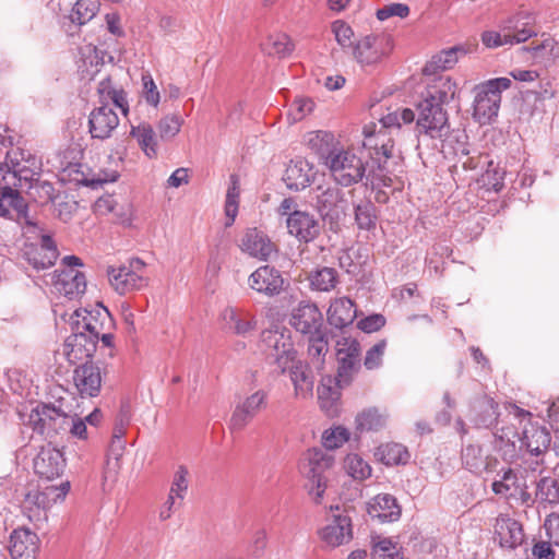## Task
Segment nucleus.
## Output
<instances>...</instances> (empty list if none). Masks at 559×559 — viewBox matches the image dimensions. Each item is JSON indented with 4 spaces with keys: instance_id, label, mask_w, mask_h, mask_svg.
<instances>
[{
    "instance_id": "a19ab883",
    "label": "nucleus",
    "mask_w": 559,
    "mask_h": 559,
    "mask_svg": "<svg viewBox=\"0 0 559 559\" xmlns=\"http://www.w3.org/2000/svg\"><path fill=\"white\" fill-rule=\"evenodd\" d=\"M328 352L329 343L323 333L319 332L310 335L308 344V365L317 372H321L323 370Z\"/></svg>"
},
{
    "instance_id": "a878e982",
    "label": "nucleus",
    "mask_w": 559,
    "mask_h": 559,
    "mask_svg": "<svg viewBox=\"0 0 559 559\" xmlns=\"http://www.w3.org/2000/svg\"><path fill=\"white\" fill-rule=\"evenodd\" d=\"M502 31L507 32L511 46L526 41L538 34L535 27V17L531 13H518L502 24Z\"/></svg>"
},
{
    "instance_id": "4d7b16f0",
    "label": "nucleus",
    "mask_w": 559,
    "mask_h": 559,
    "mask_svg": "<svg viewBox=\"0 0 559 559\" xmlns=\"http://www.w3.org/2000/svg\"><path fill=\"white\" fill-rule=\"evenodd\" d=\"M183 123V119L176 114L167 115L158 122V132L162 139L170 140L175 138Z\"/></svg>"
},
{
    "instance_id": "a211bd4d",
    "label": "nucleus",
    "mask_w": 559,
    "mask_h": 559,
    "mask_svg": "<svg viewBox=\"0 0 559 559\" xmlns=\"http://www.w3.org/2000/svg\"><path fill=\"white\" fill-rule=\"evenodd\" d=\"M320 539L331 548L348 544L353 539L352 519L345 514H333L318 532Z\"/></svg>"
},
{
    "instance_id": "c756f323",
    "label": "nucleus",
    "mask_w": 559,
    "mask_h": 559,
    "mask_svg": "<svg viewBox=\"0 0 559 559\" xmlns=\"http://www.w3.org/2000/svg\"><path fill=\"white\" fill-rule=\"evenodd\" d=\"M313 177L312 164L305 158H296L287 166L283 179L288 189L299 191L309 187Z\"/></svg>"
},
{
    "instance_id": "79ce46f5",
    "label": "nucleus",
    "mask_w": 559,
    "mask_h": 559,
    "mask_svg": "<svg viewBox=\"0 0 559 559\" xmlns=\"http://www.w3.org/2000/svg\"><path fill=\"white\" fill-rule=\"evenodd\" d=\"M463 465L474 474H481L490 467V459L479 445L468 444L462 450Z\"/></svg>"
},
{
    "instance_id": "e433bc0d",
    "label": "nucleus",
    "mask_w": 559,
    "mask_h": 559,
    "mask_svg": "<svg viewBox=\"0 0 559 559\" xmlns=\"http://www.w3.org/2000/svg\"><path fill=\"white\" fill-rule=\"evenodd\" d=\"M221 319L224 329L240 336H246L248 333L253 331L257 325V321L253 318L248 320L241 317L238 310L234 307H226L221 312Z\"/></svg>"
},
{
    "instance_id": "b1692460",
    "label": "nucleus",
    "mask_w": 559,
    "mask_h": 559,
    "mask_svg": "<svg viewBox=\"0 0 559 559\" xmlns=\"http://www.w3.org/2000/svg\"><path fill=\"white\" fill-rule=\"evenodd\" d=\"M472 51L473 46L468 44L456 45L448 49H443L431 57V59L425 64L423 73L425 76H433V80L438 76L437 73L439 71L452 69L457 63L460 57ZM429 81H431V79Z\"/></svg>"
},
{
    "instance_id": "2eb2a0df",
    "label": "nucleus",
    "mask_w": 559,
    "mask_h": 559,
    "mask_svg": "<svg viewBox=\"0 0 559 559\" xmlns=\"http://www.w3.org/2000/svg\"><path fill=\"white\" fill-rule=\"evenodd\" d=\"M0 217L15 219L21 226L35 228L36 225L27 215V203L17 189L5 186L0 190Z\"/></svg>"
},
{
    "instance_id": "473e14b6",
    "label": "nucleus",
    "mask_w": 559,
    "mask_h": 559,
    "mask_svg": "<svg viewBox=\"0 0 559 559\" xmlns=\"http://www.w3.org/2000/svg\"><path fill=\"white\" fill-rule=\"evenodd\" d=\"M306 142L308 147L322 159L324 165L340 148V143L335 135L329 131L318 130L309 132Z\"/></svg>"
},
{
    "instance_id": "3c124183",
    "label": "nucleus",
    "mask_w": 559,
    "mask_h": 559,
    "mask_svg": "<svg viewBox=\"0 0 559 559\" xmlns=\"http://www.w3.org/2000/svg\"><path fill=\"white\" fill-rule=\"evenodd\" d=\"M99 10L98 0H78L69 15L72 23L84 25L90 22Z\"/></svg>"
},
{
    "instance_id": "4be33fe9",
    "label": "nucleus",
    "mask_w": 559,
    "mask_h": 559,
    "mask_svg": "<svg viewBox=\"0 0 559 559\" xmlns=\"http://www.w3.org/2000/svg\"><path fill=\"white\" fill-rule=\"evenodd\" d=\"M248 286L258 294L273 297L283 290L284 278L274 266L262 265L250 274Z\"/></svg>"
},
{
    "instance_id": "393cba45",
    "label": "nucleus",
    "mask_w": 559,
    "mask_h": 559,
    "mask_svg": "<svg viewBox=\"0 0 559 559\" xmlns=\"http://www.w3.org/2000/svg\"><path fill=\"white\" fill-rule=\"evenodd\" d=\"M290 324L302 334L319 333L322 313L314 304L301 301L292 313Z\"/></svg>"
},
{
    "instance_id": "f257e3e1",
    "label": "nucleus",
    "mask_w": 559,
    "mask_h": 559,
    "mask_svg": "<svg viewBox=\"0 0 559 559\" xmlns=\"http://www.w3.org/2000/svg\"><path fill=\"white\" fill-rule=\"evenodd\" d=\"M455 94L456 83L449 75L427 81L421 100L417 104L416 131L419 143L432 141L435 147L438 144L444 146L451 128L443 105L450 103Z\"/></svg>"
},
{
    "instance_id": "09e8293b",
    "label": "nucleus",
    "mask_w": 559,
    "mask_h": 559,
    "mask_svg": "<svg viewBox=\"0 0 559 559\" xmlns=\"http://www.w3.org/2000/svg\"><path fill=\"white\" fill-rule=\"evenodd\" d=\"M536 501L544 508L559 502V487L552 477H543L538 480L535 493Z\"/></svg>"
},
{
    "instance_id": "2f4dec72",
    "label": "nucleus",
    "mask_w": 559,
    "mask_h": 559,
    "mask_svg": "<svg viewBox=\"0 0 559 559\" xmlns=\"http://www.w3.org/2000/svg\"><path fill=\"white\" fill-rule=\"evenodd\" d=\"M25 255L28 263L39 271L53 265L58 258V250L51 237L43 235L40 245L27 250Z\"/></svg>"
},
{
    "instance_id": "dca6fc26",
    "label": "nucleus",
    "mask_w": 559,
    "mask_h": 559,
    "mask_svg": "<svg viewBox=\"0 0 559 559\" xmlns=\"http://www.w3.org/2000/svg\"><path fill=\"white\" fill-rule=\"evenodd\" d=\"M288 234L300 242H311L321 234L322 225L314 215L305 211H293L286 218Z\"/></svg>"
},
{
    "instance_id": "6ab92c4d",
    "label": "nucleus",
    "mask_w": 559,
    "mask_h": 559,
    "mask_svg": "<svg viewBox=\"0 0 559 559\" xmlns=\"http://www.w3.org/2000/svg\"><path fill=\"white\" fill-rule=\"evenodd\" d=\"M119 117L109 105L94 108L88 116V133L92 139L107 140L119 126Z\"/></svg>"
},
{
    "instance_id": "37998d69",
    "label": "nucleus",
    "mask_w": 559,
    "mask_h": 559,
    "mask_svg": "<svg viewBox=\"0 0 559 559\" xmlns=\"http://www.w3.org/2000/svg\"><path fill=\"white\" fill-rule=\"evenodd\" d=\"M374 455L385 465L406 464L411 457L406 447L394 442L381 444Z\"/></svg>"
},
{
    "instance_id": "5fc2aeb1",
    "label": "nucleus",
    "mask_w": 559,
    "mask_h": 559,
    "mask_svg": "<svg viewBox=\"0 0 559 559\" xmlns=\"http://www.w3.org/2000/svg\"><path fill=\"white\" fill-rule=\"evenodd\" d=\"M371 559H403L399 547L389 538H379L373 543Z\"/></svg>"
},
{
    "instance_id": "9b49d317",
    "label": "nucleus",
    "mask_w": 559,
    "mask_h": 559,
    "mask_svg": "<svg viewBox=\"0 0 559 559\" xmlns=\"http://www.w3.org/2000/svg\"><path fill=\"white\" fill-rule=\"evenodd\" d=\"M16 156L17 151L0 146V190L5 186L17 189L22 187V180L27 181L34 176V171L21 164Z\"/></svg>"
},
{
    "instance_id": "864d4df0",
    "label": "nucleus",
    "mask_w": 559,
    "mask_h": 559,
    "mask_svg": "<svg viewBox=\"0 0 559 559\" xmlns=\"http://www.w3.org/2000/svg\"><path fill=\"white\" fill-rule=\"evenodd\" d=\"M526 488L525 483L520 481L513 469L508 468L503 472L501 479L492 483V490L497 495L511 496L513 491Z\"/></svg>"
},
{
    "instance_id": "423d86ee",
    "label": "nucleus",
    "mask_w": 559,
    "mask_h": 559,
    "mask_svg": "<svg viewBox=\"0 0 559 559\" xmlns=\"http://www.w3.org/2000/svg\"><path fill=\"white\" fill-rule=\"evenodd\" d=\"M333 463L332 454L317 448L309 450L301 463V473L308 479L309 495L313 497L316 502H320L323 498L326 488L324 474L332 467Z\"/></svg>"
},
{
    "instance_id": "1a4fd4ad",
    "label": "nucleus",
    "mask_w": 559,
    "mask_h": 559,
    "mask_svg": "<svg viewBox=\"0 0 559 559\" xmlns=\"http://www.w3.org/2000/svg\"><path fill=\"white\" fill-rule=\"evenodd\" d=\"M145 263L141 259H132L129 265L119 267H108L107 274L110 285L114 289L124 295L134 290H140L147 285V278L143 275Z\"/></svg>"
},
{
    "instance_id": "ea45409f",
    "label": "nucleus",
    "mask_w": 559,
    "mask_h": 559,
    "mask_svg": "<svg viewBox=\"0 0 559 559\" xmlns=\"http://www.w3.org/2000/svg\"><path fill=\"white\" fill-rule=\"evenodd\" d=\"M94 212L98 215H107L114 213L117 221L123 225L131 224V207L120 206L114 195L107 194L98 198L94 203Z\"/></svg>"
},
{
    "instance_id": "cd10ccee",
    "label": "nucleus",
    "mask_w": 559,
    "mask_h": 559,
    "mask_svg": "<svg viewBox=\"0 0 559 559\" xmlns=\"http://www.w3.org/2000/svg\"><path fill=\"white\" fill-rule=\"evenodd\" d=\"M495 534L501 547L514 549L524 540L522 525L514 519L500 514L496 519Z\"/></svg>"
},
{
    "instance_id": "412c9836",
    "label": "nucleus",
    "mask_w": 559,
    "mask_h": 559,
    "mask_svg": "<svg viewBox=\"0 0 559 559\" xmlns=\"http://www.w3.org/2000/svg\"><path fill=\"white\" fill-rule=\"evenodd\" d=\"M66 467L63 453L50 443L43 445L34 459V471L43 479L59 477Z\"/></svg>"
},
{
    "instance_id": "4c0bfd02",
    "label": "nucleus",
    "mask_w": 559,
    "mask_h": 559,
    "mask_svg": "<svg viewBox=\"0 0 559 559\" xmlns=\"http://www.w3.org/2000/svg\"><path fill=\"white\" fill-rule=\"evenodd\" d=\"M314 200L318 211L323 216H331L343 200V192L337 187L319 186L314 190Z\"/></svg>"
},
{
    "instance_id": "680f3d73",
    "label": "nucleus",
    "mask_w": 559,
    "mask_h": 559,
    "mask_svg": "<svg viewBox=\"0 0 559 559\" xmlns=\"http://www.w3.org/2000/svg\"><path fill=\"white\" fill-rule=\"evenodd\" d=\"M331 31L335 40L342 48L353 47L354 31L343 20H336L331 24Z\"/></svg>"
},
{
    "instance_id": "f8f14e48",
    "label": "nucleus",
    "mask_w": 559,
    "mask_h": 559,
    "mask_svg": "<svg viewBox=\"0 0 559 559\" xmlns=\"http://www.w3.org/2000/svg\"><path fill=\"white\" fill-rule=\"evenodd\" d=\"M97 343L94 335H85L80 330V320H73L72 333L63 343L62 355L70 364L87 360L96 352Z\"/></svg>"
},
{
    "instance_id": "6e6552de",
    "label": "nucleus",
    "mask_w": 559,
    "mask_h": 559,
    "mask_svg": "<svg viewBox=\"0 0 559 559\" xmlns=\"http://www.w3.org/2000/svg\"><path fill=\"white\" fill-rule=\"evenodd\" d=\"M392 50L393 40L388 34L366 35L353 47L354 57L362 67L379 64Z\"/></svg>"
},
{
    "instance_id": "c9c22d12",
    "label": "nucleus",
    "mask_w": 559,
    "mask_h": 559,
    "mask_svg": "<svg viewBox=\"0 0 559 559\" xmlns=\"http://www.w3.org/2000/svg\"><path fill=\"white\" fill-rule=\"evenodd\" d=\"M523 51L530 52L532 59L537 63L551 64L559 57L557 40L547 34H542L539 41H533L530 46L523 47Z\"/></svg>"
},
{
    "instance_id": "0eeeda50",
    "label": "nucleus",
    "mask_w": 559,
    "mask_h": 559,
    "mask_svg": "<svg viewBox=\"0 0 559 559\" xmlns=\"http://www.w3.org/2000/svg\"><path fill=\"white\" fill-rule=\"evenodd\" d=\"M335 350L337 361L335 380L340 388L347 386L360 369V344L352 336H342L336 341Z\"/></svg>"
},
{
    "instance_id": "f3484780",
    "label": "nucleus",
    "mask_w": 559,
    "mask_h": 559,
    "mask_svg": "<svg viewBox=\"0 0 559 559\" xmlns=\"http://www.w3.org/2000/svg\"><path fill=\"white\" fill-rule=\"evenodd\" d=\"M40 539L29 528L17 527L12 531L9 542L10 559H38Z\"/></svg>"
},
{
    "instance_id": "7c9ffc66",
    "label": "nucleus",
    "mask_w": 559,
    "mask_h": 559,
    "mask_svg": "<svg viewBox=\"0 0 559 559\" xmlns=\"http://www.w3.org/2000/svg\"><path fill=\"white\" fill-rule=\"evenodd\" d=\"M309 365L304 364L297 357L292 366L288 367L290 380L294 384L295 395L299 399H308L312 396L314 379Z\"/></svg>"
},
{
    "instance_id": "de8ad7c7",
    "label": "nucleus",
    "mask_w": 559,
    "mask_h": 559,
    "mask_svg": "<svg viewBox=\"0 0 559 559\" xmlns=\"http://www.w3.org/2000/svg\"><path fill=\"white\" fill-rule=\"evenodd\" d=\"M497 407L498 404L493 401V399L487 395L477 399L473 404V409L475 412H479L476 424L478 426L490 427L497 423Z\"/></svg>"
},
{
    "instance_id": "4468645a",
    "label": "nucleus",
    "mask_w": 559,
    "mask_h": 559,
    "mask_svg": "<svg viewBox=\"0 0 559 559\" xmlns=\"http://www.w3.org/2000/svg\"><path fill=\"white\" fill-rule=\"evenodd\" d=\"M240 250L259 261H266L276 252V245L263 230L257 227L246 228L240 241Z\"/></svg>"
},
{
    "instance_id": "c03bdc74",
    "label": "nucleus",
    "mask_w": 559,
    "mask_h": 559,
    "mask_svg": "<svg viewBox=\"0 0 559 559\" xmlns=\"http://www.w3.org/2000/svg\"><path fill=\"white\" fill-rule=\"evenodd\" d=\"M239 197H240V185L239 179L236 175L230 176V185L226 192L224 212L226 221L225 227H230L237 217L239 209Z\"/></svg>"
},
{
    "instance_id": "58836bf2",
    "label": "nucleus",
    "mask_w": 559,
    "mask_h": 559,
    "mask_svg": "<svg viewBox=\"0 0 559 559\" xmlns=\"http://www.w3.org/2000/svg\"><path fill=\"white\" fill-rule=\"evenodd\" d=\"M130 135L136 140L140 148L148 158L157 156V140L153 127L147 122L131 126Z\"/></svg>"
},
{
    "instance_id": "bb28decb",
    "label": "nucleus",
    "mask_w": 559,
    "mask_h": 559,
    "mask_svg": "<svg viewBox=\"0 0 559 559\" xmlns=\"http://www.w3.org/2000/svg\"><path fill=\"white\" fill-rule=\"evenodd\" d=\"M74 384L82 396L94 397L102 388V374L98 366L84 362L74 370Z\"/></svg>"
},
{
    "instance_id": "774afa93",
    "label": "nucleus",
    "mask_w": 559,
    "mask_h": 559,
    "mask_svg": "<svg viewBox=\"0 0 559 559\" xmlns=\"http://www.w3.org/2000/svg\"><path fill=\"white\" fill-rule=\"evenodd\" d=\"M142 97L150 106L157 108L160 102V93L151 74L142 75Z\"/></svg>"
},
{
    "instance_id": "338daca9",
    "label": "nucleus",
    "mask_w": 559,
    "mask_h": 559,
    "mask_svg": "<svg viewBox=\"0 0 559 559\" xmlns=\"http://www.w3.org/2000/svg\"><path fill=\"white\" fill-rule=\"evenodd\" d=\"M318 397L321 408L324 409L329 415H333L335 412L334 406L338 399V393L333 391L330 385L322 382L318 386Z\"/></svg>"
},
{
    "instance_id": "c85d7f7f",
    "label": "nucleus",
    "mask_w": 559,
    "mask_h": 559,
    "mask_svg": "<svg viewBox=\"0 0 559 559\" xmlns=\"http://www.w3.org/2000/svg\"><path fill=\"white\" fill-rule=\"evenodd\" d=\"M367 512L371 519L381 523L397 521L401 516V508L396 499L389 493L377 495L367 503Z\"/></svg>"
},
{
    "instance_id": "13d9d810",
    "label": "nucleus",
    "mask_w": 559,
    "mask_h": 559,
    "mask_svg": "<svg viewBox=\"0 0 559 559\" xmlns=\"http://www.w3.org/2000/svg\"><path fill=\"white\" fill-rule=\"evenodd\" d=\"M23 508L34 515H38L40 510L48 509L44 489H32L25 493Z\"/></svg>"
},
{
    "instance_id": "39448f33",
    "label": "nucleus",
    "mask_w": 559,
    "mask_h": 559,
    "mask_svg": "<svg viewBox=\"0 0 559 559\" xmlns=\"http://www.w3.org/2000/svg\"><path fill=\"white\" fill-rule=\"evenodd\" d=\"M261 348L282 373L287 371L297 357L290 332L286 328L264 330L261 333Z\"/></svg>"
},
{
    "instance_id": "ddd939ff",
    "label": "nucleus",
    "mask_w": 559,
    "mask_h": 559,
    "mask_svg": "<svg viewBox=\"0 0 559 559\" xmlns=\"http://www.w3.org/2000/svg\"><path fill=\"white\" fill-rule=\"evenodd\" d=\"M47 277L49 280H46V284L52 286L53 293L62 295L68 299H75L85 293V275L76 269L56 270Z\"/></svg>"
},
{
    "instance_id": "5701e85b",
    "label": "nucleus",
    "mask_w": 559,
    "mask_h": 559,
    "mask_svg": "<svg viewBox=\"0 0 559 559\" xmlns=\"http://www.w3.org/2000/svg\"><path fill=\"white\" fill-rule=\"evenodd\" d=\"M29 424L40 433L57 432L68 424V415L60 408L41 404L31 412Z\"/></svg>"
},
{
    "instance_id": "7ed1b4c3",
    "label": "nucleus",
    "mask_w": 559,
    "mask_h": 559,
    "mask_svg": "<svg viewBox=\"0 0 559 559\" xmlns=\"http://www.w3.org/2000/svg\"><path fill=\"white\" fill-rule=\"evenodd\" d=\"M511 86L508 78H496L480 83L474 88L473 117L480 124L489 123L498 116L501 93Z\"/></svg>"
},
{
    "instance_id": "f704fd0d",
    "label": "nucleus",
    "mask_w": 559,
    "mask_h": 559,
    "mask_svg": "<svg viewBox=\"0 0 559 559\" xmlns=\"http://www.w3.org/2000/svg\"><path fill=\"white\" fill-rule=\"evenodd\" d=\"M550 433L544 427L530 424L524 427L520 437L521 448H525L531 454L539 455L546 451L550 444Z\"/></svg>"
},
{
    "instance_id": "6e6d98bb",
    "label": "nucleus",
    "mask_w": 559,
    "mask_h": 559,
    "mask_svg": "<svg viewBox=\"0 0 559 559\" xmlns=\"http://www.w3.org/2000/svg\"><path fill=\"white\" fill-rule=\"evenodd\" d=\"M349 439V431L342 427L336 426L326 429L322 435V444L326 450H334L342 447Z\"/></svg>"
},
{
    "instance_id": "e2e57ef3",
    "label": "nucleus",
    "mask_w": 559,
    "mask_h": 559,
    "mask_svg": "<svg viewBox=\"0 0 559 559\" xmlns=\"http://www.w3.org/2000/svg\"><path fill=\"white\" fill-rule=\"evenodd\" d=\"M188 490V469L185 466H179L171 481L168 495H171L182 501Z\"/></svg>"
},
{
    "instance_id": "0e129e2a",
    "label": "nucleus",
    "mask_w": 559,
    "mask_h": 559,
    "mask_svg": "<svg viewBox=\"0 0 559 559\" xmlns=\"http://www.w3.org/2000/svg\"><path fill=\"white\" fill-rule=\"evenodd\" d=\"M313 106L314 103L310 98H296L288 109V118L293 122L300 121L313 110Z\"/></svg>"
},
{
    "instance_id": "69168bd1",
    "label": "nucleus",
    "mask_w": 559,
    "mask_h": 559,
    "mask_svg": "<svg viewBox=\"0 0 559 559\" xmlns=\"http://www.w3.org/2000/svg\"><path fill=\"white\" fill-rule=\"evenodd\" d=\"M355 218L360 228H371L376 224L374 206L370 202L358 204L355 209Z\"/></svg>"
},
{
    "instance_id": "052dcab7",
    "label": "nucleus",
    "mask_w": 559,
    "mask_h": 559,
    "mask_svg": "<svg viewBox=\"0 0 559 559\" xmlns=\"http://www.w3.org/2000/svg\"><path fill=\"white\" fill-rule=\"evenodd\" d=\"M504 175V170L489 162L487 170L481 176V181L488 189L498 192L503 188Z\"/></svg>"
},
{
    "instance_id": "9d476101",
    "label": "nucleus",
    "mask_w": 559,
    "mask_h": 559,
    "mask_svg": "<svg viewBox=\"0 0 559 559\" xmlns=\"http://www.w3.org/2000/svg\"><path fill=\"white\" fill-rule=\"evenodd\" d=\"M267 400L269 393L260 389L237 403L229 419V429L243 430L260 412L267 407Z\"/></svg>"
},
{
    "instance_id": "f03ea898",
    "label": "nucleus",
    "mask_w": 559,
    "mask_h": 559,
    "mask_svg": "<svg viewBox=\"0 0 559 559\" xmlns=\"http://www.w3.org/2000/svg\"><path fill=\"white\" fill-rule=\"evenodd\" d=\"M415 119V114L409 108L389 112L380 119L381 127L376 130V124L364 127V147L370 151L371 159L378 163L377 170H370L368 180L371 187L390 186L392 182L389 159L393 157L394 143L388 130L400 129L404 123H411Z\"/></svg>"
},
{
    "instance_id": "49530a36",
    "label": "nucleus",
    "mask_w": 559,
    "mask_h": 559,
    "mask_svg": "<svg viewBox=\"0 0 559 559\" xmlns=\"http://www.w3.org/2000/svg\"><path fill=\"white\" fill-rule=\"evenodd\" d=\"M343 467L349 477L358 481L369 478L372 472L370 464L357 453L347 454Z\"/></svg>"
},
{
    "instance_id": "72a5a7b5",
    "label": "nucleus",
    "mask_w": 559,
    "mask_h": 559,
    "mask_svg": "<svg viewBox=\"0 0 559 559\" xmlns=\"http://www.w3.org/2000/svg\"><path fill=\"white\" fill-rule=\"evenodd\" d=\"M328 321L336 329H343L355 320L357 310L347 297L335 298L328 309Z\"/></svg>"
},
{
    "instance_id": "20e7f679",
    "label": "nucleus",
    "mask_w": 559,
    "mask_h": 559,
    "mask_svg": "<svg viewBox=\"0 0 559 559\" xmlns=\"http://www.w3.org/2000/svg\"><path fill=\"white\" fill-rule=\"evenodd\" d=\"M325 166L330 169L334 180L344 187H349L362 180L366 177V185L371 186V181L368 180V174L370 170H377L378 166H373L367 171V168L361 160L353 151L344 150L340 147L336 153L330 157Z\"/></svg>"
},
{
    "instance_id": "bf43d9fd",
    "label": "nucleus",
    "mask_w": 559,
    "mask_h": 559,
    "mask_svg": "<svg viewBox=\"0 0 559 559\" xmlns=\"http://www.w3.org/2000/svg\"><path fill=\"white\" fill-rule=\"evenodd\" d=\"M386 349V341L381 340L372 345L365 355L364 366L367 370L379 369L383 364V356Z\"/></svg>"
},
{
    "instance_id": "603ef678",
    "label": "nucleus",
    "mask_w": 559,
    "mask_h": 559,
    "mask_svg": "<svg viewBox=\"0 0 559 559\" xmlns=\"http://www.w3.org/2000/svg\"><path fill=\"white\" fill-rule=\"evenodd\" d=\"M262 46L266 53L277 57H286L294 50L290 38L283 33L270 35Z\"/></svg>"
},
{
    "instance_id": "8fccbe9b",
    "label": "nucleus",
    "mask_w": 559,
    "mask_h": 559,
    "mask_svg": "<svg viewBox=\"0 0 559 559\" xmlns=\"http://www.w3.org/2000/svg\"><path fill=\"white\" fill-rule=\"evenodd\" d=\"M309 282L312 289L330 292L337 283V272L333 267H321L309 274Z\"/></svg>"
},
{
    "instance_id": "a18cd8bd",
    "label": "nucleus",
    "mask_w": 559,
    "mask_h": 559,
    "mask_svg": "<svg viewBox=\"0 0 559 559\" xmlns=\"http://www.w3.org/2000/svg\"><path fill=\"white\" fill-rule=\"evenodd\" d=\"M386 416L376 407H369L360 412L355 419L356 429L360 432L377 431L384 427Z\"/></svg>"
},
{
    "instance_id": "aec40b11",
    "label": "nucleus",
    "mask_w": 559,
    "mask_h": 559,
    "mask_svg": "<svg viewBox=\"0 0 559 559\" xmlns=\"http://www.w3.org/2000/svg\"><path fill=\"white\" fill-rule=\"evenodd\" d=\"M95 312L96 314L86 309H78L71 314L70 323L73 326V320H80V330L85 332V335H94L98 341L103 331L111 330L114 320L104 306H100Z\"/></svg>"
}]
</instances>
